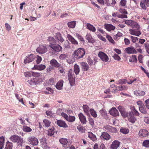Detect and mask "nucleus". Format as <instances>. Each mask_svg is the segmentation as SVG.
<instances>
[{
    "mask_svg": "<svg viewBox=\"0 0 149 149\" xmlns=\"http://www.w3.org/2000/svg\"><path fill=\"white\" fill-rule=\"evenodd\" d=\"M42 61L41 57L37 55L36 58V62L38 64L39 63Z\"/></svg>",
    "mask_w": 149,
    "mask_h": 149,
    "instance_id": "nucleus-63",
    "label": "nucleus"
},
{
    "mask_svg": "<svg viewBox=\"0 0 149 149\" xmlns=\"http://www.w3.org/2000/svg\"><path fill=\"white\" fill-rule=\"evenodd\" d=\"M59 142L61 143L63 145V146L65 148L67 147L68 141L67 139L65 138H61L60 139Z\"/></svg>",
    "mask_w": 149,
    "mask_h": 149,
    "instance_id": "nucleus-26",
    "label": "nucleus"
},
{
    "mask_svg": "<svg viewBox=\"0 0 149 149\" xmlns=\"http://www.w3.org/2000/svg\"><path fill=\"white\" fill-rule=\"evenodd\" d=\"M106 128L108 130L109 132L112 133H116L117 131V130L116 128L111 126H107Z\"/></svg>",
    "mask_w": 149,
    "mask_h": 149,
    "instance_id": "nucleus-29",
    "label": "nucleus"
},
{
    "mask_svg": "<svg viewBox=\"0 0 149 149\" xmlns=\"http://www.w3.org/2000/svg\"><path fill=\"white\" fill-rule=\"evenodd\" d=\"M83 108L84 112L87 115L89 114V110L90 111V110H89V108L88 106L87 105H84L83 106Z\"/></svg>",
    "mask_w": 149,
    "mask_h": 149,
    "instance_id": "nucleus-32",
    "label": "nucleus"
},
{
    "mask_svg": "<svg viewBox=\"0 0 149 149\" xmlns=\"http://www.w3.org/2000/svg\"><path fill=\"white\" fill-rule=\"evenodd\" d=\"M28 141L32 145L36 146L38 144V140L34 136L29 137L28 138Z\"/></svg>",
    "mask_w": 149,
    "mask_h": 149,
    "instance_id": "nucleus-4",
    "label": "nucleus"
},
{
    "mask_svg": "<svg viewBox=\"0 0 149 149\" xmlns=\"http://www.w3.org/2000/svg\"><path fill=\"white\" fill-rule=\"evenodd\" d=\"M47 51V47L44 45H40L36 49V51L39 54H43L46 52Z\"/></svg>",
    "mask_w": 149,
    "mask_h": 149,
    "instance_id": "nucleus-7",
    "label": "nucleus"
},
{
    "mask_svg": "<svg viewBox=\"0 0 149 149\" xmlns=\"http://www.w3.org/2000/svg\"><path fill=\"white\" fill-rule=\"evenodd\" d=\"M63 81L62 80H61L56 84V87L58 90H61L62 89L63 85Z\"/></svg>",
    "mask_w": 149,
    "mask_h": 149,
    "instance_id": "nucleus-20",
    "label": "nucleus"
},
{
    "mask_svg": "<svg viewBox=\"0 0 149 149\" xmlns=\"http://www.w3.org/2000/svg\"><path fill=\"white\" fill-rule=\"evenodd\" d=\"M109 112L110 114L113 116H117L119 115L118 110L115 108H112Z\"/></svg>",
    "mask_w": 149,
    "mask_h": 149,
    "instance_id": "nucleus-16",
    "label": "nucleus"
},
{
    "mask_svg": "<svg viewBox=\"0 0 149 149\" xmlns=\"http://www.w3.org/2000/svg\"><path fill=\"white\" fill-rule=\"evenodd\" d=\"M98 56L101 60L104 62H107L109 60V58L103 52H99L98 54Z\"/></svg>",
    "mask_w": 149,
    "mask_h": 149,
    "instance_id": "nucleus-6",
    "label": "nucleus"
},
{
    "mask_svg": "<svg viewBox=\"0 0 149 149\" xmlns=\"http://www.w3.org/2000/svg\"><path fill=\"white\" fill-rule=\"evenodd\" d=\"M67 37L68 40L71 42L72 44L74 45H77L78 42L77 41L75 40L74 38L72 37L70 35L68 34L67 35Z\"/></svg>",
    "mask_w": 149,
    "mask_h": 149,
    "instance_id": "nucleus-14",
    "label": "nucleus"
},
{
    "mask_svg": "<svg viewBox=\"0 0 149 149\" xmlns=\"http://www.w3.org/2000/svg\"><path fill=\"white\" fill-rule=\"evenodd\" d=\"M144 47L147 52L149 54V44L148 43L146 42L144 44Z\"/></svg>",
    "mask_w": 149,
    "mask_h": 149,
    "instance_id": "nucleus-60",
    "label": "nucleus"
},
{
    "mask_svg": "<svg viewBox=\"0 0 149 149\" xmlns=\"http://www.w3.org/2000/svg\"><path fill=\"white\" fill-rule=\"evenodd\" d=\"M134 93L136 96H143L145 95V92L141 90H136L134 91Z\"/></svg>",
    "mask_w": 149,
    "mask_h": 149,
    "instance_id": "nucleus-25",
    "label": "nucleus"
},
{
    "mask_svg": "<svg viewBox=\"0 0 149 149\" xmlns=\"http://www.w3.org/2000/svg\"><path fill=\"white\" fill-rule=\"evenodd\" d=\"M78 116L81 123L83 124H85L86 122V117L82 113H80L78 114Z\"/></svg>",
    "mask_w": 149,
    "mask_h": 149,
    "instance_id": "nucleus-17",
    "label": "nucleus"
},
{
    "mask_svg": "<svg viewBox=\"0 0 149 149\" xmlns=\"http://www.w3.org/2000/svg\"><path fill=\"white\" fill-rule=\"evenodd\" d=\"M127 82V80L126 79H122L118 80L116 82V84L118 85L125 84Z\"/></svg>",
    "mask_w": 149,
    "mask_h": 149,
    "instance_id": "nucleus-36",
    "label": "nucleus"
},
{
    "mask_svg": "<svg viewBox=\"0 0 149 149\" xmlns=\"http://www.w3.org/2000/svg\"><path fill=\"white\" fill-rule=\"evenodd\" d=\"M125 24L129 26H131L133 28L136 29L137 30L139 29V25L134 21L131 20H126L125 21Z\"/></svg>",
    "mask_w": 149,
    "mask_h": 149,
    "instance_id": "nucleus-3",
    "label": "nucleus"
},
{
    "mask_svg": "<svg viewBox=\"0 0 149 149\" xmlns=\"http://www.w3.org/2000/svg\"><path fill=\"white\" fill-rule=\"evenodd\" d=\"M55 38L61 43L64 41V39L62 37L61 35L59 33H58L56 34Z\"/></svg>",
    "mask_w": 149,
    "mask_h": 149,
    "instance_id": "nucleus-24",
    "label": "nucleus"
},
{
    "mask_svg": "<svg viewBox=\"0 0 149 149\" xmlns=\"http://www.w3.org/2000/svg\"><path fill=\"white\" fill-rule=\"evenodd\" d=\"M54 129L52 127L49 129L47 135L49 136H52L54 134Z\"/></svg>",
    "mask_w": 149,
    "mask_h": 149,
    "instance_id": "nucleus-40",
    "label": "nucleus"
},
{
    "mask_svg": "<svg viewBox=\"0 0 149 149\" xmlns=\"http://www.w3.org/2000/svg\"><path fill=\"white\" fill-rule=\"evenodd\" d=\"M87 28L90 31L94 32L96 31V29L93 25L89 23H87L86 24Z\"/></svg>",
    "mask_w": 149,
    "mask_h": 149,
    "instance_id": "nucleus-30",
    "label": "nucleus"
},
{
    "mask_svg": "<svg viewBox=\"0 0 149 149\" xmlns=\"http://www.w3.org/2000/svg\"><path fill=\"white\" fill-rule=\"evenodd\" d=\"M80 64L84 71H87L89 69V66L86 63L82 62L80 63Z\"/></svg>",
    "mask_w": 149,
    "mask_h": 149,
    "instance_id": "nucleus-28",
    "label": "nucleus"
},
{
    "mask_svg": "<svg viewBox=\"0 0 149 149\" xmlns=\"http://www.w3.org/2000/svg\"><path fill=\"white\" fill-rule=\"evenodd\" d=\"M120 132L121 133L124 134H127L129 132V130L126 128H121L120 129Z\"/></svg>",
    "mask_w": 149,
    "mask_h": 149,
    "instance_id": "nucleus-53",
    "label": "nucleus"
},
{
    "mask_svg": "<svg viewBox=\"0 0 149 149\" xmlns=\"http://www.w3.org/2000/svg\"><path fill=\"white\" fill-rule=\"evenodd\" d=\"M142 146L146 148L149 147V140H145L143 143Z\"/></svg>",
    "mask_w": 149,
    "mask_h": 149,
    "instance_id": "nucleus-47",
    "label": "nucleus"
},
{
    "mask_svg": "<svg viewBox=\"0 0 149 149\" xmlns=\"http://www.w3.org/2000/svg\"><path fill=\"white\" fill-rule=\"evenodd\" d=\"M90 111L91 115L94 117L96 118L97 117V115L96 112L92 109H90Z\"/></svg>",
    "mask_w": 149,
    "mask_h": 149,
    "instance_id": "nucleus-43",
    "label": "nucleus"
},
{
    "mask_svg": "<svg viewBox=\"0 0 149 149\" xmlns=\"http://www.w3.org/2000/svg\"><path fill=\"white\" fill-rule=\"evenodd\" d=\"M84 49L82 48H79L74 51L73 55L74 58L77 59L82 58L85 54Z\"/></svg>",
    "mask_w": 149,
    "mask_h": 149,
    "instance_id": "nucleus-1",
    "label": "nucleus"
},
{
    "mask_svg": "<svg viewBox=\"0 0 149 149\" xmlns=\"http://www.w3.org/2000/svg\"><path fill=\"white\" fill-rule=\"evenodd\" d=\"M43 123L45 126L46 127H48L50 126L51 122L45 119L43 120Z\"/></svg>",
    "mask_w": 149,
    "mask_h": 149,
    "instance_id": "nucleus-48",
    "label": "nucleus"
},
{
    "mask_svg": "<svg viewBox=\"0 0 149 149\" xmlns=\"http://www.w3.org/2000/svg\"><path fill=\"white\" fill-rule=\"evenodd\" d=\"M5 139L3 136L0 137V149H2L4 146Z\"/></svg>",
    "mask_w": 149,
    "mask_h": 149,
    "instance_id": "nucleus-34",
    "label": "nucleus"
},
{
    "mask_svg": "<svg viewBox=\"0 0 149 149\" xmlns=\"http://www.w3.org/2000/svg\"><path fill=\"white\" fill-rule=\"evenodd\" d=\"M19 136L17 135H13L10 138V139L13 142H16L18 141V139Z\"/></svg>",
    "mask_w": 149,
    "mask_h": 149,
    "instance_id": "nucleus-33",
    "label": "nucleus"
},
{
    "mask_svg": "<svg viewBox=\"0 0 149 149\" xmlns=\"http://www.w3.org/2000/svg\"><path fill=\"white\" fill-rule=\"evenodd\" d=\"M95 59L92 60L90 57H88L87 62L91 66L93 64H95Z\"/></svg>",
    "mask_w": 149,
    "mask_h": 149,
    "instance_id": "nucleus-38",
    "label": "nucleus"
},
{
    "mask_svg": "<svg viewBox=\"0 0 149 149\" xmlns=\"http://www.w3.org/2000/svg\"><path fill=\"white\" fill-rule=\"evenodd\" d=\"M139 110L140 111L143 113L146 114L147 113V112L146 111V109L145 107V106H142L140 107H139Z\"/></svg>",
    "mask_w": 149,
    "mask_h": 149,
    "instance_id": "nucleus-46",
    "label": "nucleus"
},
{
    "mask_svg": "<svg viewBox=\"0 0 149 149\" xmlns=\"http://www.w3.org/2000/svg\"><path fill=\"white\" fill-rule=\"evenodd\" d=\"M75 118L74 116H69L67 120L70 122H73L75 121Z\"/></svg>",
    "mask_w": 149,
    "mask_h": 149,
    "instance_id": "nucleus-44",
    "label": "nucleus"
},
{
    "mask_svg": "<svg viewBox=\"0 0 149 149\" xmlns=\"http://www.w3.org/2000/svg\"><path fill=\"white\" fill-rule=\"evenodd\" d=\"M63 45L66 48H70V43L68 40H66L64 42Z\"/></svg>",
    "mask_w": 149,
    "mask_h": 149,
    "instance_id": "nucleus-51",
    "label": "nucleus"
},
{
    "mask_svg": "<svg viewBox=\"0 0 149 149\" xmlns=\"http://www.w3.org/2000/svg\"><path fill=\"white\" fill-rule=\"evenodd\" d=\"M105 28L108 31L113 30L115 29V27L110 24H105L104 25Z\"/></svg>",
    "mask_w": 149,
    "mask_h": 149,
    "instance_id": "nucleus-22",
    "label": "nucleus"
},
{
    "mask_svg": "<svg viewBox=\"0 0 149 149\" xmlns=\"http://www.w3.org/2000/svg\"><path fill=\"white\" fill-rule=\"evenodd\" d=\"M86 38L88 40V42L89 43H94L95 41L94 39L93 38L89 33H88L86 36Z\"/></svg>",
    "mask_w": 149,
    "mask_h": 149,
    "instance_id": "nucleus-23",
    "label": "nucleus"
},
{
    "mask_svg": "<svg viewBox=\"0 0 149 149\" xmlns=\"http://www.w3.org/2000/svg\"><path fill=\"white\" fill-rule=\"evenodd\" d=\"M148 132L145 129H141L139 131V135L141 137H143L148 135Z\"/></svg>",
    "mask_w": 149,
    "mask_h": 149,
    "instance_id": "nucleus-11",
    "label": "nucleus"
},
{
    "mask_svg": "<svg viewBox=\"0 0 149 149\" xmlns=\"http://www.w3.org/2000/svg\"><path fill=\"white\" fill-rule=\"evenodd\" d=\"M136 29L137 30H136L132 29H130L129 30V33L131 35L138 36L141 34V33L140 31L139 30V29L138 30Z\"/></svg>",
    "mask_w": 149,
    "mask_h": 149,
    "instance_id": "nucleus-13",
    "label": "nucleus"
},
{
    "mask_svg": "<svg viewBox=\"0 0 149 149\" xmlns=\"http://www.w3.org/2000/svg\"><path fill=\"white\" fill-rule=\"evenodd\" d=\"M23 141V139L20 137H18V141L17 142L18 144L19 145H22Z\"/></svg>",
    "mask_w": 149,
    "mask_h": 149,
    "instance_id": "nucleus-58",
    "label": "nucleus"
},
{
    "mask_svg": "<svg viewBox=\"0 0 149 149\" xmlns=\"http://www.w3.org/2000/svg\"><path fill=\"white\" fill-rule=\"evenodd\" d=\"M125 52L128 54H136L137 52L134 47H128L125 49Z\"/></svg>",
    "mask_w": 149,
    "mask_h": 149,
    "instance_id": "nucleus-10",
    "label": "nucleus"
},
{
    "mask_svg": "<svg viewBox=\"0 0 149 149\" xmlns=\"http://www.w3.org/2000/svg\"><path fill=\"white\" fill-rule=\"evenodd\" d=\"M13 146L11 142L9 141L6 143V146L5 148V149H11Z\"/></svg>",
    "mask_w": 149,
    "mask_h": 149,
    "instance_id": "nucleus-41",
    "label": "nucleus"
},
{
    "mask_svg": "<svg viewBox=\"0 0 149 149\" xmlns=\"http://www.w3.org/2000/svg\"><path fill=\"white\" fill-rule=\"evenodd\" d=\"M122 35V34L121 33L118 32L116 34L114 35L113 37L115 40H117L119 39V38L121 37Z\"/></svg>",
    "mask_w": 149,
    "mask_h": 149,
    "instance_id": "nucleus-39",
    "label": "nucleus"
},
{
    "mask_svg": "<svg viewBox=\"0 0 149 149\" xmlns=\"http://www.w3.org/2000/svg\"><path fill=\"white\" fill-rule=\"evenodd\" d=\"M122 116L124 117H126L128 116V114L125 111V110H124L123 112L120 113Z\"/></svg>",
    "mask_w": 149,
    "mask_h": 149,
    "instance_id": "nucleus-64",
    "label": "nucleus"
},
{
    "mask_svg": "<svg viewBox=\"0 0 149 149\" xmlns=\"http://www.w3.org/2000/svg\"><path fill=\"white\" fill-rule=\"evenodd\" d=\"M75 22L73 21L70 22H69L68 24V26L70 28H74L75 26Z\"/></svg>",
    "mask_w": 149,
    "mask_h": 149,
    "instance_id": "nucleus-42",
    "label": "nucleus"
},
{
    "mask_svg": "<svg viewBox=\"0 0 149 149\" xmlns=\"http://www.w3.org/2000/svg\"><path fill=\"white\" fill-rule=\"evenodd\" d=\"M75 58L73 56V57L71 58L68 59L67 60V62L70 64H72L75 61Z\"/></svg>",
    "mask_w": 149,
    "mask_h": 149,
    "instance_id": "nucleus-52",
    "label": "nucleus"
},
{
    "mask_svg": "<svg viewBox=\"0 0 149 149\" xmlns=\"http://www.w3.org/2000/svg\"><path fill=\"white\" fill-rule=\"evenodd\" d=\"M132 111L133 113L136 116H138L139 115V113L135 109V107H133L132 108Z\"/></svg>",
    "mask_w": 149,
    "mask_h": 149,
    "instance_id": "nucleus-54",
    "label": "nucleus"
},
{
    "mask_svg": "<svg viewBox=\"0 0 149 149\" xmlns=\"http://www.w3.org/2000/svg\"><path fill=\"white\" fill-rule=\"evenodd\" d=\"M35 58L33 54H28L25 58L24 61V63L25 64L29 63L33 61Z\"/></svg>",
    "mask_w": 149,
    "mask_h": 149,
    "instance_id": "nucleus-5",
    "label": "nucleus"
},
{
    "mask_svg": "<svg viewBox=\"0 0 149 149\" xmlns=\"http://www.w3.org/2000/svg\"><path fill=\"white\" fill-rule=\"evenodd\" d=\"M75 36L81 42L84 43L85 41L83 37L78 33L75 34Z\"/></svg>",
    "mask_w": 149,
    "mask_h": 149,
    "instance_id": "nucleus-49",
    "label": "nucleus"
},
{
    "mask_svg": "<svg viewBox=\"0 0 149 149\" xmlns=\"http://www.w3.org/2000/svg\"><path fill=\"white\" fill-rule=\"evenodd\" d=\"M129 61L131 62H136L137 61L136 56L135 55H133L131 56L129 59Z\"/></svg>",
    "mask_w": 149,
    "mask_h": 149,
    "instance_id": "nucleus-37",
    "label": "nucleus"
},
{
    "mask_svg": "<svg viewBox=\"0 0 149 149\" xmlns=\"http://www.w3.org/2000/svg\"><path fill=\"white\" fill-rule=\"evenodd\" d=\"M116 90L119 91H122L127 89V88L125 86H120L116 88Z\"/></svg>",
    "mask_w": 149,
    "mask_h": 149,
    "instance_id": "nucleus-45",
    "label": "nucleus"
},
{
    "mask_svg": "<svg viewBox=\"0 0 149 149\" xmlns=\"http://www.w3.org/2000/svg\"><path fill=\"white\" fill-rule=\"evenodd\" d=\"M140 6L142 9L144 10H146V9L147 6H146V5L144 4L142 1L140 3Z\"/></svg>",
    "mask_w": 149,
    "mask_h": 149,
    "instance_id": "nucleus-56",
    "label": "nucleus"
},
{
    "mask_svg": "<svg viewBox=\"0 0 149 149\" xmlns=\"http://www.w3.org/2000/svg\"><path fill=\"white\" fill-rule=\"evenodd\" d=\"M68 78L70 85L72 86L75 84V76L72 70H70L68 73Z\"/></svg>",
    "mask_w": 149,
    "mask_h": 149,
    "instance_id": "nucleus-2",
    "label": "nucleus"
},
{
    "mask_svg": "<svg viewBox=\"0 0 149 149\" xmlns=\"http://www.w3.org/2000/svg\"><path fill=\"white\" fill-rule=\"evenodd\" d=\"M33 72H27L24 73L26 77H31L33 76Z\"/></svg>",
    "mask_w": 149,
    "mask_h": 149,
    "instance_id": "nucleus-50",
    "label": "nucleus"
},
{
    "mask_svg": "<svg viewBox=\"0 0 149 149\" xmlns=\"http://www.w3.org/2000/svg\"><path fill=\"white\" fill-rule=\"evenodd\" d=\"M100 112L104 117L106 118L107 117V113L106 111L103 110H100Z\"/></svg>",
    "mask_w": 149,
    "mask_h": 149,
    "instance_id": "nucleus-61",
    "label": "nucleus"
},
{
    "mask_svg": "<svg viewBox=\"0 0 149 149\" xmlns=\"http://www.w3.org/2000/svg\"><path fill=\"white\" fill-rule=\"evenodd\" d=\"M120 142L117 140L114 141L112 143L111 146V149H117L119 147Z\"/></svg>",
    "mask_w": 149,
    "mask_h": 149,
    "instance_id": "nucleus-15",
    "label": "nucleus"
},
{
    "mask_svg": "<svg viewBox=\"0 0 149 149\" xmlns=\"http://www.w3.org/2000/svg\"><path fill=\"white\" fill-rule=\"evenodd\" d=\"M41 81V80L37 78H32L29 81V84L31 86H34L39 84Z\"/></svg>",
    "mask_w": 149,
    "mask_h": 149,
    "instance_id": "nucleus-9",
    "label": "nucleus"
},
{
    "mask_svg": "<svg viewBox=\"0 0 149 149\" xmlns=\"http://www.w3.org/2000/svg\"><path fill=\"white\" fill-rule=\"evenodd\" d=\"M106 38L109 42L113 44H114L115 43L112 37H111L110 36L107 35L106 36Z\"/></svg>",
    "mask_w": 149,
    "mask_h": 149,
    "instance_id": "nucleus-57",
    "label": "nucleus"
},
{
    "mask_svg": "<svg viewBox=\"0 0 149 149\" xmlns=\"http://www.w3.org/2000/svg\"><path fill=\"white\" fill-rule=\"evenodd\" d=\"M46 68V66L45 65H35L32 69L37 70H44Z\"/></svg>",
    "mask_w": 149,
    "mask_h": 149,
    "instance_id": "nucleus-18",
    "label": "nucleus"
},
{
    "mask_svg": "<svg viewBox=\"0 0 149 149\" xmlns=\"http://www.w3.org/2000/svg\"><path fill=\"white\" fill-rule=\"evenodd\" d=\"M129 120L132 123H134L136 120V118L134 116H132L129 119Z\"/></svg>",
    "mask_w": 149,
    "mask_h": 149,
    "instance_id": "nucleus-55",
    "label": "nucleus"
},
{
    "mask_svg": "<svg viewBox=\"0 0 149 149\" xmlns=\"http://www.w3.org/2000/svg\"><path fill=\"white\" fill-rule=\"evenodd\" d=\"M74 72L76 75L78 74L80 71L79 66L77 64H75L74 66Z\"/></svg>",
    "mask_w": 149,
    "mask_h": 149,
    "instance_id": "nucleus-31",
    "label": "nucleus"
},
{
    "mask_svg": "<svg viewBox=\"0 0 149 149\" xmlns=\"http://www.w3.org/2000/svg\"><path fill=\"white\" fill-rule=\"evenodd\" d=\"M49 46L54 50L57 52H59L61 51L62 49L61 46L58 44H50Z\"/></svg>",
    "mask_w": 149,
    "mask_h": 149,
    "instance_id": "nucleus-8",
    "label": "nucleus"
},
{
    "mask_svg": "<svg viewBox=\"0 0 149 149\" xmlns=\"http://www.w3.org/2000/svg\"><path fill=\"white\" fill-rule=\"evenodd\" d=\"M50 64L52 66L56 67H59L60 64L55 59H52L50 61Z\"/></svg>",
    "mask_w": 149,
    "mask_h": 149,
    "instance_id": "nucleus-21",
    "label": "nucleus"
},
{
    "mask_svg": "<svg viewBox=\"0 0 149 149\" xmlns=\"http://www.w3.org/2000/svg\"><path fill=\"white\" fill-rule=\"evenodd\" d=\"M130 37L131 38L132 42L134 43H135L138 40V38L137 37L131 36Z\"/></svg>",
    "mask_w": 149,
    "mask_h": 149,
    "instance_id": "nucleus-62",
    "label": "nucleus"
},
{
    "mask_svg": "<svg viewBox=\"0 0 149 149\" xmlns=\"http://www.w3.org/2000/svg\"><path fill=\"white\" fill-rule=\"evenodd\" d=\"M56 124L58 126L60 127H62L65 128L68 127V126L65 122L62 120H57L56 121Z\"/></svg>",
    "mask_w": 149,
    "mask_h": 149,
    "instance_id": "nucleus-12",
    "label": "nucleus"
},
{
    "mask_svg": "<svg viewBox=\"0 0 149 149\" xmlns=\"http://www.w3.org/2000/svg\"><path fill=\"white\" fill-rule=\"evenodd\" d=\"M110 135L106 132H103L102 133V135L100 136V138L101 139H103L106 140H109L110 139Z\"/></svg>",
    "mask_w": 149,
    "mask_h": 149,
    "instance_id": "nucleus-19",
    "label": "nucleus"
},
{
    "mask_svg": "<svg viewBox=\"0 0 149 149\" xmlns=\"http://www.w3.org/2000/svg\"><path fill=\"white\" fill-rule=\"evenodd\" d=\"M88 137L92 140L93 141H95L97 140L96 136L91 132H88Z\"/></svg>",
    "mask_w": 149,
    "mask_h": 149,
    "instance_id": "nucleus-27",
    "label": "nucleus"
},
{
    "mask_svg": "<svg viewBox=\"0 0 149 149\" xmlns=\"http://www.w3.org/2000/svg\"><path fill=\"white\" fill-rule=\"evenodd\" d=\"M22 129L24 132H30L32 131V130L31 128L26 125L23 126Z\"/></svg>",
    "mask_w": 149,
    "mask_h": 149,
    "instance_id": "nucleus-35",
    "label": "nucleus"
},
{
    "mask_svg": "<svg viewBox=\"0 0 149 149\" xmlns=\"http://www.w3.org/2000/svg\"><path fill=\"white\" fill-rule=\"evenodd\" d=\"M88 121L89 124L92 127H93L94 125V120L92 118H89Z\"/></svg>",
    "mask_w": 149,
    "mask_h": 149,
    "instance_id": "nucleus-59",
    "label": "nucleus"
}]
</instances>
